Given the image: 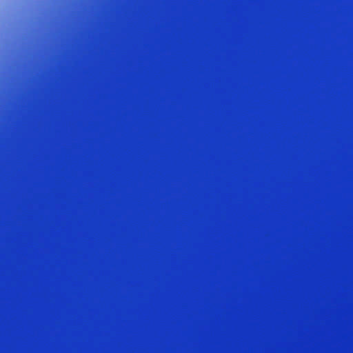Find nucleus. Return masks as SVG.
<instances>
[{
    "label": "nucleus",
    "mask_w": 353,
    "mask_h": 353,
    "mask_svg": "<svg viewBox=\"0 0 353 353\" xmlns=\"http://www.w3.org/2000/svg\"><path fill=\"white\" fill-rule=\"evenodd\" d=\"M105 134H77L105 139V272H110V0H105ZM77 243H88L77 241Z\"/></svg>",
    "instance_id": "f257e3e1"
}]
</instances>
